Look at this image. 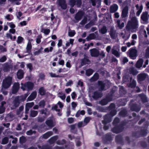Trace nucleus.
Masks as SVG:
<instances>
[{
	"mask_svg": "<svg viewBox=\"0 0 149 149\" xmlns=\"http://www.w3.org/2000/svg\"><path fill=\"white\" fill-rule=\"evenodd\" d=\"M89 62V61L88 59L87 58H85L82 60L81 64L82 65H83L86 64H88Z\"/></svg>",
	"mask_w": 149,
	"mask_h": 149,
	"instance_id": "36",
	"label": "nucleus"
},
{
	"mask_svg": "<svg viewBox=\"0 0 149 149\" xmlns=\"http://www.w3.org/2000/svg\"><path fill=\"white\" fill-rule=\"evenodd\" d=\"M98 74L97 73L95 74L92 78V79L93 81H95L98 78Z\"/></svg>",
	"mask_w": 149,
	"mask_h": 149,
	"instance_id": "45",
	"label": "nucleus"
},
{
	"mask_svg": "<svg viewBox=\"0 0 149 149\" xmlns=\"http://www.w3.org/2000/svg\"><path fill=\"white\" fill-rule=\"evenodd\" d=\"M59 3L63 9H65L66 7V6L65 4V2L64 0H60L59 1Z\"/></svg>",
	"mask_w": 149,
	"mask_h": 149,
	"instance_id": "26",
	"label": "nucleus"
},
{
	"mask_svg": "<svg viewBox=\"0 0 149 149\" xmlns=\"http://www.w3.org/2000/svg\"><path fill=\"white\" fill-rule=\"evenodd\" d=\"M52 135V132H49L43 134L42 136V139H46Z\"/></svg>",
	"mask_w": 149,
	"mask_h": 149,
	"instance_id": "22",
	"label": "nucleus"
},
{
	"mask_svg": "<svg viewBox=\"0 0 149 149\" xmlns=\"http://www.w3.org/2000/svg\"><path fill=\"white\" fill-rule=\"evenodd\" d=\"M35 131H33L32 130H30L26 132V134L28 135H31L33 133H35Z\"/></svg>",
	"mask_w": 149,
	"mask_h": 149,
	"instance_id": "51",
	"label": "nucleus"
},
{
	"mask_svg": "<svg viewBox=\"0 0 149 149\" xmlns=\"http://www.w3.org/2000/svg\"><path fill=\"white\" fill-rule=\"evenodd\" d=\"M148 12L146 11L143 13L141 18L146 24L148 23Z\"/></svg>",
	"mask_w": 149,
	"mask_h": 149,
	"instance_id": "7",
	"label": "nucleus"
},
{
	"mask_svg": "<svg viewBox=\"0 0 149 149\" xmlns=\"http://www.w3.org/2000/svg\"><path fill=\"white\" fill-rule=\"evenodd\" d=\"M50 30L49 29H43L42 30V32L44 33L45 34L47 35L50 32Z\"/></svg>",
	"mask_w": 149,
	"mask_h": 149,
	"instance_id": "37",
	"label": "nucleus"
},
{
	"mask_svg": "<svg viewBox=\"0 0 149 149\" xmlns=\"http://www.w3.org/2000/svg\"><path fill=\"white\" fill-rule=\"evenodd\" d=\"M115 142L117 144L123 146L124 145L127 144L130 145L131 143H133L134 142L135 140H115Z\"/></svg>",
	"mask_w": 149,
	"mask_h": 149,
	"instance_id": "5",
	"label": "nucleus"
},
{
	"mask_svg": "<svg viewBox=\"0 0 149 149\" xmlns=\"http://www.w3.org/2000/svg\"><path fill=\"white\" fill-rule=\"evenodd\" d=\"M19 84L18 83H15L14 84L12 91L13 93H15L17 92L19 88Z\"/></svg>",
	"mask_w": 149,
	"mask_h": 149,
	"instance_id": "9",
	"label": "nucleus"
},
{
	"mask_svg": "<svg viewBox=\"0 0 149 149\" xmlns=\"http://www.w3.org/2000/svg\"><path fill=\"white\" fill-rule=\"evenodd\" d=\"M38 113V112L37 111L34 110L31 111L30 116L32 117H35L37 115Z\"/></svg>",
	"mask_w": 149,
	"mask_h": 149,
	"instance_id": "32",
	"label": "nucleus"
},
{
	"mask_svg": "<svg viewBox=\"0 0 149 149\" xmlns=\"http://www.w3.org/2000/svg\"><path fill=\"white\" fill-rule=\"evenodd\" d=\"M7 24L12 29L14 28L15 27V25L13 23H8Z\"/></svg>",
	"mask_w": 149,
	"mask_h": 149,
	"instance_id": "52",
	"label": "nucleus"
},
{
	"mask_svg": "<svg viewBox=\"0 0 149 149\" xmlns=\"http://www.w3.org/2000/svg\"><path fill=\"white\" fill-rule=\"evenodd\" d=\"M147 76L146 73H140V81L145 80Z\"/></svg>",
	"mask_w": 149,
	"mask_h": 149,
	"instance_id": "30",
	"label": "nucleus"
},
{
	"mask_svg": "<svg viewBox=\"0 0 149 149\" xmlns=\"http://www.w3.org/2000/svg\"><path fill=\"white\" fill-rule=\"evenodd\" d=\"M89 96L90 97H92L93 98L96 99L98 97H101L102 96V94L100 93L95 92L93 94H92L91 92H90Z\"/></svg>",
	"mask_w": 149,
	"mask_h": 149,
	"instance_id": "8",
	"label": "nucleus"
},
{
	"mask_svg": "<svg viewBox=\"0 0 149 149\" xmlns=\"http://www.w3.org/2000/svg\"><path fill=\"white\" fill-rule=\"evenodd\" d=\"M23 40V38L21 36H19L18 37L17 42L18 43L20 44L22 42Z\"/></svg>",
	"mask_w": 149,
	"mask_h": 149,
	"instance_id": "44",
	"label": "nucleus"
},
{
	"mask_svg": "<svg viewBox=\"0 0 149 149\" xmlns=\"http://www.w3.org/2000/svg\"><path fill=\"white\" fill-rule=\"evenodd\" d=\"M148 142H146L142 141H140V146L144 148L149 149V140H148Z\"/></svg>",
	"mask_w": 149,
	"mask_h": 149,
	"instance_id": "12",
	"label": "nucleus"
},
{
	"mask_svg": "<svg viewBox=\"0 0 149 149\" xmlns=\"http://www.w3.org/2000/svg\"><path fill=\"white\" fill-rule=\"evenodd\" d=\"M58 97L62 100H64L65 98V94L62 92H59L58 93Z\"/></svg>",
	"mask_w": 149,
	"mask_h": 149,
	"instance_id": "31",
	"label": "nucleus"
},
{
	"mask_svg": "<svg viewBox=\"0 0 149 149\" xmlns=\"http://www.w3.org/2000/svg\"><path fill=\"white\" fill-rule=\"evenodd\" d=\"M119 51V49H116L115 47L113 46L111 52L116 57H118L120 56V55Z\"/></svg>",
	"mask_w": 149,
	"mask_h": 149,
	"instance_id": "10",
	"label": "nucleus"
},
{
	"mask_svg": "<svg viewBox=\"0 0 149 149\" xmlns=\"http://www.w3.org/2000/svg\"><path fill=\"white\" fill-rule=\"evenodd\" d=\"M34 104L33 102L28 103L26 104L25 106V113H27L28 112L29 109L31 108Z\"/></svg>",
	"mask_w": 149,
	"mask_h": 149,
	"instance_id": "14",
	"label": "nucleus"
},
{
	"mask_svg": "<svg viewBox=\"0 0 149 149\" xmlns=\"http://www.w3.org/2000/svg\"><path fill=\"white\" fill-rule=\"evenodd\" d=\"M6 59V57L4 56L0 58V62H4Z\"/></svg>",
	"mask_w": 149,
	"mask_h": 149,
	"instance_id": "53",
	"label": "nucleus"
},
{
	"mask_svg": "<svg viewBox=\"0 0 149 149\" xmlns=\"http://www.w3.org/2000/svg\"><path fill=\"white\" fill-rule=\"evenodd\" d=\"M140 99L143 103L147 102L148 101L146 95L143 93L140 94Z\"/></svg>",
	"mask_w": 149,
	"mask_h": 149,
	"instance_id": "17",
	"label": "nucleus"
},
{
	"mask_svg": "<svg viewBox=\"0 0 149 149\" xmlns=\"http://www.w3.org/2000/svg\"><path fill=\"white\" fill-rule=\"evenodd\" d=\"M57 108V105H55L54 106L52 107V110H54L57 111H60V110L59 109H58Z\"/></svg>",
	"mask_w": 149,
	"mask_h": 149,
	"instance_id": "57",
	"label": "nucleus"
},
{
	"mask_svg": "<svg viewBox=\"0 0 149 149\" xmlns=\"http://www.w3.org/2000/svg\"><path fill=\"white\" fill-rule=\"evenodd\" d=\"M12 79L11 77H8L3 80L2 86V90L3 89L7 88L10 86L11 83Z\"/></svg>",
	"mask_w": 149,
	"mask_h": 149,
	"instance_id": "1",
	"label": "nucleus"
},
{
	"mask_svg": "<svg viewBox=\"0 0 149 149\" xmlns=\"http://www.w3.org/2000/svg\"><path fill=\"white\" fill-rule=\"evenodd\" d=\"M75 33V32L74 30H70L68 32V35L70 37L74 36Z\"/></svg>",
	"mask_w": 149,
	"mask_h": 149,
	"instance_id": "39",
	"label": "nucleus"
},
{
	"mask_svg": "<svg viewBox=\"0 0 149 149\" xmlns=\"http://www.w3.org/2000/svg\"><path fill=\"white\" fill-rule=\"evenodd\" d=\"M54 149H64L63 147H60L58 146H56L54 147Z\"/></svg>",
	"mask_w": 149,
	"mask_h": 149,
	"instance_id": "64",
	"label": "nucleus"
},
{
	"mask_svg": "<svg viewBox=\"0 0 149 149\" xmlns=\"http://www.w3.org/2000/svg\"><path fill=\"white\" fill-rule=\"evenodd\" d=\"M91 120V118L89 117H86V118L84 121V124H86V125Z\"/></svg>",
	"mask_w": 149,
	"mask_h": 149,
	"instance_id": "48",
	"label": "nucleus"
},
{
	"mask_svg": "<svg viewBox=\"0 0 149 149\" xmlns=\"http://www.w3.org/2000/svg\"><path fill=\"white\" fill-rule=\"evenodd\" d=\"M49 74L50 76L52 77H60L58 75H56L55 74L53 73L52 72H50L49 73Z\"/></svg>",
	"mask_w": 149,
	"mask_h": 149,
	"instance_id": "49",
	"label": "nucleus"
},
{
	"mask_svg": "<svg viewBox=\"0 0 149 149\" xmlns=\"http://www.w3.org/2000/svg\"><path fill=\"white\" fill-rule=\"evenodd\" d=\"M24 72L22 70H18L17 73V77L19 79H22L23 77Z\"/></svg>",
	"mask_w": 149,
	"mask_h": 149,
	"instance_id": "24",
	"label": "nucleus"
},
{
	"mask_svg": "<svg viewBox=\"0 0 149 149\" xmlns=\"http://www.w3.org/2000/svg\"><path fill=\"white\" fill-rule=\"evenodd\" d=\"M116 111L115 110H113L111 111L110 113V115L111 117H112L114 116L116 114Z\"/></svg>",
	"mask_w": 149,
	"mask_h": 149,
	"instance_id": "55",
	"label": "nucleus"
},
{
	"mask_svg": "<svg viewBox=\"0 0 149 149\" xmlns=\"http://www.w3.org/2000/svg\"><path fill=\"white\" fill-rule=\"evenodd\" d=\"M113 136L110 133L107 134L106 135V139L108 140H110L113 139Z\"/></svg>",
	"mask_w": 149,
	"mask_h": 149,
	"instance_id": "41",
	"label": "nucleus"
},
{
	"mask_svg": "<svg viewBox=\"0 0 149 149\" xmlns=\"http://www.w3.org/2000/svg\"><path fill=\"white\" fill-rule=\"evenodd\" d=\"M111 100V99L109 97H107L105 99H104L101 100L100 102V104L102 105H105L108 102Z\"/></svg>",
	"mask_w": 149,
	"mask_h": 149,
	"instance_id": "21",
	"label": "nucleus"
},
{
	"mask_svg": "<svg viewBox=\"0 0 149 149\" xmlns=\"http://www.w3.org/2000/svg\"><path fill=\"white\" fill-rule=\"evenodd\" d=\"M6 37L8 38H10L11 39H12V37L11 34L9 33H7L6 34Z\"/></svg>",
	"mask_w": 149,
	"mask_h": 149,
	"instance_id": "62",
	"label": "nucleus"
},
{
	"mask_svg": "<svg viewBox=\"0 0 149 149\" xmlns=\"http://www.w3.org/2000/svg\"><path fill=\"white\" fill-rule=\"evenodd\" d=\"M83 15V13L80 11L76 15L75 18L77 20H80Z\"/></svg>",
	"mask_w": 149,
	"mask_h": 149,
	"instance_id": "27",
	"label": "nucleus"
},
{
	"mask_svg": "<svg viewBox=\"0 0 149 149\" xmlns=\"http://www.w3.org/2000/svg\"><path fill=\"white\" fill-rule=\"evenodd\" d=\"M71 106L74 109L77 106V104L74 102H72L71 103Z\"/></svg>",
	"mask_w": 149,
	"mask_h": 149,
	"instance_id": "61",
	"label": "nucleus"
},
{
	"mask_svg": "<svg viewBox=\"0 0 149 149\" xmlns=\"http://www.w3.org/2000/svg\"><path fill=\"white\" fill-rule=\"evenodd\" d=\"M48 140V142L50 144H53L56 142L57 144L58 145H63L66 143V140Z\"/></svg>",
	"mask_w": 149,
	"mask_h": 149,
	"instance_id": "6",
	"label": "nucleus"
},
{
	"mask_svg": "<svg viewBox=\"0 0 149 149\" xmlns=\"http://www.w3.org/2000/svg\"><path fill=\"white\" fill-rule=\"evenodd\" d=\"M45 92V91L42 87H41L39 89V93L41 95H44Z\"/></svg>",
	"mask_w": 149,
	"mask_h": 149,
	"instance_id": "38",
	"label": "nucleus"
},
{
	"mask_svg": "<svg viewBox=\"0 0 149 149\" xmlns=\"http://www.w3.org/2000/svg\"><path fill=\"white\" fill-rule=\"evenodd\" d=\"M128 12V8L127 6L125 7L122 11L121 17L122 18L125 17L127 16Z\"/></svg>",
	"mask_w": 149,
	"mask_h": 149,
	"instance_id": "18",
	"label": "nucleus"
},
{
	"mask_svg": "<svg viewBox=\"0 0 149 149\" xmlns=\"http://www.w3.org/2000/svg\"><path fill=\"white\" fill-rule=\"evenodd\" d=\"M93 72V70L91 69H89L86 71V75L88 76H90L91 75Z\"/></svg>",
	"mask_w": 149,
	"mask_h": 149,
	"instance_id": "34",
	"label": "nucleus"
},
{
	"mask_svg": "<svg viewBox=\"0 0 149 149\" xmlns=\"http://www.w3.org/2000/svg\"><path fill=\"white\" fill-rule=\"evenodd\" d=\"M6 104L5 102H1V106L0 107V114L3 113L4 112L5 108L3 107L4 104Z\"/></svg>",
	"mask_w": 149,
	"mask_h": 149,
	"instance_id": "28",
	"label": "nucleus"
},
{
	"mask_svg": "<svg viewBox=\"0 0 149 149\" xmlns=\"http://www.w3.org/2000/svg\"><path fill=\"white\" fill-rule=\"evenodd\" d=\"M138 25L137 20L135 17H133L131 21H129L127 26L130 28H136Z\"/></svg>",
	"mask_w": 149,
	"mask_h": 149,
	"instance_id": "4",
	"label": "nucleus"
},
{
	"mask_svg": "<svg viewBox=\"0 0 149 149\" xmlns=\"http://www.w3.org/2000/svg\"><path fill=\"white\" fill-rule=\"evenodd\" d=\"M76 94L74 92H73L71 94V97L72 99H74L76 97Z\"/></svg>",
	"mask_w": 149,
	"mask_h": 149,
	"instance_id": "63",
	"label": "nucleus"
},
{
	"mask_svg": "<svg viewBox=\"0 0 149 149\" xmlns=\"http://www.w3.org/2000/svg\"><path fill=\"white\" fill-rule=\"evenodd\" d=\"M46 124L49 127H52L55 125V123L53 121V120L51 119L47 120L46 121Z\"/></svg>",
	"mask_w": 149,
	"mask_h": 149,
	"instance_id": "19",
	"label": "nucleus"
},
{
	"mask_svg": "<svg viewBox=\"0 0 149 149\" xmlns=\"http://www.w3.org/2000/svg\"><path fill=\"white\" fill-rule=\"evenodd\" d=\"M106 27L105 26H103L101 30V32L102 34H104L107 31Z\"/></svg>",
	"mask_w": 149,
	"mask_h": 149,
	"instance_id": "46",
	"label": "nucleus"
},
{
	"mask_svg": "<svg viewBox=\"0 0 149 149\" xmlns=\"http://www.w3.org/2000/svg\"><path fill=\"white\" fill-rule=\"evenodd\" d=\"M86 125V124L83 123L82 122H79L77 124L78 127H84Z\"/></svg>",
	"mask_w": 149,
	"mask_h": 149,
	"instance_id": "43",
	"label": "nucleus"
},
{
	"mask_svg": "<svg viewBox=\"0 0 149 149\" xmlns=\"http://www.w3.org/2000/svg\"><path fill=\"white\" fill-rule=\"evenodd\" d=\"M21 88L23 91L27 90L28 91L31 90L33 88V84L30 82H28L25 84H21Z\"/></svg>",
	"mask_w": 149,
	"mask_h": 149,
	"instance_id": "3",
	"label": "nucleus"
},
{
	"mask_svg": "<svg viewBox=\"0 0 149 149\" xmlns=\"http://www.w3.org/2000/svg\"><path fill=\"white\" fill-rule=\"evenodd\" d=\"M22 13L20 12H19L17 13V17L19 19H20V17L22 16Z\"/></svg>",
	"mask_w": 149,
	"mask_h": 149,
	"instance_id": "54",
	"label": "nucleus"
},
{
	"mask_svg": "<svg viewBox=\"0 0 149 149\" xmlns=\"http://www.w3.org/2000/svg\"><path fill=\"white\" fill-rule=\"evenodd\" d=\"M31 45L30 42H29L27 45L26 49L27 52H28L31 49Z\"/></svg>",
	"mask_w": 149,
	"mask_h": 149,
	"instance_id": "47",
	"label": "nucleus"
},
{
	"mask_svg": "<svg viewBox=\"0 0 149 149\" xmlns=\"http://www.w3.org/2000/svg\"><path fill=\"white\" fill-rule=\"evenodd\" d=\"M77 85L79 86L82 87L83 85V83L81 81L79 80L77 83Z\"/></svg>",
	"mask_w": 149,
	"mask_h": 149,
	"instance_id": "60",
	"label": "nucleus"
},
{
	"mask_svg": "<svg viewBox=\"0 0 149 149\" xmlns=\"http://www.w3.org/2000/svg\"><path fill=\"white\" fill-rule=\"evenodd\" d=\"M95 38L94 34L93 33L90 34L89 36L87 38L90 40L91 39H94Z\"/></svg>",
	"mask_w": 149,
	"mask_h": 149,
	"instance_id": "50",
	"label": "nucleus"
},
{
	"mask_svg": "<svg viewBox=\"0 0 149 149\" xmlns=\"http://www.w3.org/2000/svg\"><path fill=\"white\" fill-rule=\"evenodd\" d=\"M91 55L93 56H97L98 55V51L95 49H92L90 50Z\"/></svg>",
	"mask_w": 149,
	"mask_h": 149,
	"instance_id": "15",
	"label": "nucleus"
},
{
	"mask_svg": "<svg viewBox=\"0 0 149 149\" xmlns=\"http://www.w3.org/2000/svg\"><path fill=\"white\" fill-rule=\"evenodd\" d=\"M147 134V132L146 130H140V136H146Z\"/></svg>",
	"mask_w": 149,
	"mask_h": 149,
	"instance_id": "33",
	"label": "nucleus"
},
{
	"mask_svg": "<svg viewBox=\"0 0 149 149\" xmlns=\"http://www.w3.org/2000/svg\"><path fill=\"white\" fill-rule=\"evenodd\" d=\"M19 97H18L17 98V99L16 100H15L14 101L13 103V105H14L13 107H11V109H13L15 108L16 107L18 106L19 103Z\"/></svg>",
	"mask_w": 149,
	"mask_h": 149,
	"instance_id": "23",
	"label": "nucleus"
},
{
	"mask_svg": "<svg viewBox=\"0 0 149 149\" xmlns=\"http://www.w3.org/2000/svg\"><path fill=\"white\" fill-rule=\"evenodd\" d=\"M74 119L72 118H69L68 119V122L70 124L74 122Z\"/></svg>",
	"mask_w": 149,
	"mask_h": 149,
	"instance_id": "56",
	"label": "nucleus"
},
{
	"mask_svg": "<svg viewBox=\"0 0 149 149\" xmlns=\"http://www.w3.org/2000/svg\"><path fill=\"white\" fill-rule=\"evenodd\" d=\"M98 85L101 91L105 90L109 88V86H107V84H105L104 83H103L102 81H99Z\"/></svg>",
	"mask_w": 149,
	"mask_h": 149,
	"instance_id": "11",
	"label": "nucleus"
},
{
	"mask_svg": "<svg viewBox=\"0 0 149 149\" xmlns=\"http://www.w3.org/2000/svg\"><path fill=\"white\" fill-rule=\"evenodd\" d=\"M62 44V40L61 39L59 40L57 44V45L58 47L61 46Z\"/></svg>",
	"mask_w": 149,
	"mask_h": 149,
	"instance_id": "59",
	"label": "nucleus"
},
{
	"mask_svg": "<svg viewBox=\"0 0 149 149\" xmlns=\"http://www.w3.org/2000/svg\"><path fill=\"white\" fill-rule=\"evenodd\" d=\"M127 54L131 58L134 59L137 56V51L135 49L131 48L127 52Z\"/></svg>",
	"mask_w": 149,
	"mask_h": 149,
	"instance_id": "2",
	"label": "nucleus"
},
{
	"mask_svg": "<svg viewBox=\"0 0 149 149\" xmlns=\"http://www.w3.org/2000/svg\"><path fill=\"white\" fill-rule=\"evenodd\" d=\"M116 23L120 29H122L124 26V23L123 22L120 23V20H117Z\"/></svg>",
	"mask_w": 149,
	"mask_h": 149,
	"instance_id": "29",
	"label": "nucleus"
},
{
	"mask_svg": "<svg viewBox=\"0 0 149 149\" xmlns=\"http://www.w3.org/2000/svg\"><path fill=\"white\" fill-rule=\"evenodd\" d=\"M45 105V101L44 100H41L39 103V106L41 107H44Z\"/></svg>",
	"mask_w": 149,
	"mask_h": 149,
	"instance_id": "42",
	"label": "nucleus"
},
{
	"mask_svg": "<svg viewBox=\"0 0 149 149\" xmlns=\"http://www.w3.org/2000/svg\"><path fill=\"white\" fill-rule=\"evenodd\" d=\"M123 130V128L121 126L116 127H114L112 130V131L116 133H118L120 132Z\"/></svg>",
	"mask_w": 149,
	"mask_h": 149,
	"instance_id": "13",
	"label": "nucleus"
},
{
	"mask_svg": "<svg viewBox=\"0 0 149 149\" xmlns=\"http://www.w3.org/2000/svg\"><path fill=\"white\" fill-rule=\"evenodd\" d=\"M118 6L114 4L111 6L110 8V11L111 13H113L116 11L118 9Z\"/></svg>",
	"mask_w": 149,
	"mask_h": 149,
	"instance_id": "25",
	"label": "nucleus"
},
{
	"mask_svg": "<svg viewBox=\"0 0 149 149\" xmlns=\"http://www.w3.org/2000/svg\"><path fill=\"white\" fill-rule=\"evenodd\" d=\"M37 146L38 148L40 149H52V147L48 144H45L43 145L42 146L38 145Z\"/></svg>",
	"mask_w": 149,
	"mask_h": 149,
	"instance_id": "20",
	"label": "nucleus"
},
{
	"mask_svg": "<svg viewBox=\"0 0 149 149\" xmlns=\"http://www.w3.org/2000/svg\"><path fill=\"white\" fill-rule=\"evenodd\" d=\"M145 56L146 58H149V47H148L146 49Z\"/></svg>",
	"mask_w": 149,
	"mask_h": 149,
	"instance_id": "40",
	"label": "nucleus"
},
{
	"mask_svg": "<svg viewBox=\"0 0 149 149\" xmlns=\"http://www.w3.org/2000/svg\"><path fill=\"white\" fill-rule=\"evenodd\" d=\"M136 42V41L134 40H132L131 43L130 42H127L126 43V45L127 46V47H129L131 45H134Z\"/></svg>",
	"mask_w": 149,
	"mask_h": 149,
	"instance_id": "35",
	"label": "nucleus"
},
{
	"mask_svg": "<svg viewBox=\"0 0 149 149\" xmlns=\"http://www.w3.org/2000/svg\"><path fill=\"white\" fill-rule=\"evenodd\" d=\"M36 92L35 91L33 92L28 98L27 101H31L33 100L36 97Z\"/></svg>",
	"mask_w": 149,
	"mask_h": 149,
	"instance_id": "16",
	"label": "nucleus"
},
{
	"mask_svg": "<svg viewBox=\"0 0 149 149\" xmlns=\"http://www.w3.org/2000/svg\"><path fill=\"white\" fill-rule=\"evenodd\" d=\"M27 68L29 69L30 71L32 70V66L31 63H29L27 65Z\"/></svg>",
	"mask_w": 149,
	"mask_h": 149,
	"instance_id": "58",
	"label": "nucleus"
}]
</instances>
